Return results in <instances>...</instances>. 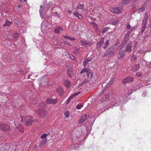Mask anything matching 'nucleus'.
Returning a JSON list of instances; mask_svg holds the SVG:
<instances>
[{
  "label": "nucleus",
  "instance_id": "nucleus-1",
  "mask_svg": "<svg viewBox=\"0 0 151 151\" xmlns=\"http://www.w3.org/2000/svg\"><path fill=\"white\" fill-rule=\"evenodd\" d=\"M81 130V134L80 136H77L75 138L73 139V142L70 145L65 151H71L79 149L80 145L84 144V139L87 137L91 131V128L87 129L86 127Z\"/></svg>",
  "mask_w": 151,
  "mask_h": 151
},
{
  "label": "nucleus",
  "instance_id": "nucleus-2",
  "mask_svg": "<svg viewBox=\"0 0 151 151\" xmlns=\"http://www.w3.org/2000/svg\"><path fill=\"white\" fill-rule=\"evenodd\" d=\"M52 5V3H50L48 4L44 5L43 6L41 5L39 10V12L40 16L42 19H45V18L47 19L49 21H51V17L50 16L49 17L46 14V12L49 9V8H51V11L54 8L53 6H51Z\"/></svg>",
  "mask_w": 151,
  "mask_h": 151
},
{
  "label": "nucleus",
  "instance_id": "nucleus-3",
  "mask_svg": "<svg viewBox=\"0 0 151 151\" xmlns=\"http://www.w3.org/2000/svg\"><path fill=\"white\" fill-rule=\"evenodd\" d=\"M38 45H37L38 48L40 49L43 55L47 56L51 55L52 45H46L45 42L43 41H41Z\"/></svg>",
  "mask_w": 151,
  "mask_h": 151
},
{
  "label": "nucleus",
  "instance_id": "nucleus-4",
  "mask_svg": "<svg viewBox=\"0 0 151 151\" xmlns=\"http://www.w3.org/2000/svg\"><path fill=\"white\" fill-rule=\"evenodd\" d=\"M35 105L38 106L39 108V109L37 111V114L40 115V116L43 118H45L47 116V112L43 109V108H41V107H44L45 106V102H42L40 104H38V103H35Z\"/></svg>",
  "mask_w": 151,
  "mask_h": 151
},
{
  "label": "nucleus",
  "instance_id": "nucleus-5",
  "mask_svg": "<svg viewBox=\"0 0 151 151\" xmlns=\"http://www.w3.org/2000/svg\"><path fill=\"white\" fill-rule=\"evenodd\" d=\"M1 15L3 16V18L0 21V24L4 27L8 26L12 23V22L8 21L7 18L5 16H6L7 14L4 11H2L1 13Z\"/></svg>",
  "mask_w": 151,
  "mask_h": 151
},
{
  "label": "nucleus",
  "instance_id": "nucleus-6",
  "mask_svg": "<svg viewBox=\"0 0 151 151\" xmlns=\"http://www.w3.org/2000/svg\"><path fill=\"white\" fill-rule=\"evenodd\" d=\"M114 46L111 45V46L104 53L103 55V57H104L107 55H109V57H111L113 56L115 53V52L114 51Z\"/></svg>",
  "mask_w": 151,
  "mask_h": 151
},
{
  "label": "nucleus",
  "instance_id": "nucleus-7",
  "mask_svg": "<svg viewBox=\"0 0 151 151\" xmlns=\"http://www.w3.org/2000/svg\"><path fill=\"white\" fill-rule=\"evenodd\" d=\"M48 24H46V22L43 21L41 24V29L42 32L46 35L48 29L50 27H49Z\"/></svg>",
  "mask_w": 151,
  "mask_h": 151
},
{
  "label": "nucleus",
  "instance_id": "nucleus-8",
  "mask_svg": "<svg viewBox=\"0 0 151 151\" xmlns=\"http://www.w3.org/2000/svg\"><path fill=\"white\" fill-rule=\"evenodd\" d=\"M22 121L23 122H26L28 125H30L33 122L32 117V116L23 117H21Z\"/></svg>",
  "mask_w": 151,
  "mask_h": 151
},
{
  "label": "nucleus",
  "instance_id": "nucleus-9",
  "mask_svg": "<svg viewBox=\"0 0 151 151\" xmlns=\"http://www.w3.org/2000/svg\"><path fill=\"white\" fill-rule=\"evenodd\" d=\"M120 7H116L112 8L111 9L110 11L111 12H113L116 14H120L122 12V10L123 9V5L122 4H120Z\"/></svg>",
  "mask_w": 151,
  "mask_h": 151
},
{
  "label": "nucleus",
  "instance_id": "nucleus-10",
  "mask_svg": "<svg viewBox=\"0 0 151 151\" xmlns=\"http://www.w3.org/2000/svg\"><path fill=\"white\" fill-rule=\"evenodd\" d=\"M129 32H127L125 34L124 40L122 42L121 45L119 46V48H123L124 46L127 43L128 41L129 40Z\"/></svg>",
  "mask_w": 151,
  "mask_h": 151
},
{
  "label": "nucleus",
  "instance_id": "nucleus-11",
  "mask_svg": "<svg viewBox=\"0 0 151 151\" xmlns=\"http://www.w3.org/2000/svg\"><path fill=\"white\" fill-rule=\"evenodd\" d=\"M122 48H121V49L119 51L117 54V56L118 58H123L126 53L125 50Z\"/></svg>",
  "mask_w": 151,
  "mask_h": 151
},
{
  "label": "nucleus",
  "instance_id": "nucleus-12",
  "mask_svg": "<svg viewBox=\"0 0 151 151\" xmlns=\"http://www.w3.org/2000/svg\"><path fill=\"white\" fill-rule=\"evenodd\" d=\"M14 124L16 127L17 129H18L20 132H24V128L21 125L19 124V123L17 122H14Z\"/></svg>",
  "mask_w": 151,
  "mask_h": 151
},
{
  "label": "nucleus",
  "instance_id": "nucleus-13",
  "mask_svg": "<svg viewBox=\"0 0 151 151\" xmlns=\"http://www.w3.org/2000/svg\"><path fill=\"white\" fill-rule=\"evenodd\" d=\"M63 28L60 26L57 27L54 29V32L57 34H59L61 32L63 31Z\"/></svg>",
  "mask_w": 151,
  "mask_h": 151
},
{
  "label": "nucleus",
  "instance_id": "nucleus-14",
  "mask_svg": "<svg viewBox=\"0 0 151 151\" xmlns=\"http://www.w3.org/2000/svg\"><path fill=\"white\" fill-rule=\"evenodd\" d=\"M133 78L131 76L128 77L124 79L123 82L124 84H126L127 83H129L132 81Z\"/></svg>",
  "mask_w": 151,
  "mask_h": 151
},
{
  "label": "nucleus",
  "instance_id": "nucleus-15",
  "mask_svg": "<svg viewBox=\"0 0 151 151\" xmlns=\"http://www.w3.org/2000/svg\"><path fill=\"white\" fill-rule=\"evenodd\" d=\"M9 129V127L8 125L6 124H1L0 125V129H1L4 131H6Z\"/></svg>",
  "mask_w": 151,
  "mask_h": 151
},
{
  "label": "nucleus",
  "instance_id": "nucleus-16",
  "mask_svg": "<svg viewBox=\"0 0 151 151\" xmlns=\"http://www.w3.org/2000/svg\"><path fill=\"white\" fill-rule=\"evenodd\" d=\"M104 38L102 37L100 40L96 44L97 49H99L104 42Z\"/></svg>",
  "mask_w": 151,
  "mask_h": 151
},
{
  "label": "nucleus",
  "instance_id": "nucleus-17",
  "mask_svg": "<svg viewBox=\"0 0 151 151\" xmlns=\"http://www.w3.org/2000/svg\"><path fill=\"white\" fill-rule=\"evenodd\" d=\"M132 47L129 44H128L124 47V50L126 53H127L131 52L132 51Z\"/></svg>",
  "mask_w": 151,
  "mask_h": 151
},
{
  "label": "nucleus",
  "instance_id": "nucleus-18",
  "mask_svg": "<svg viewBox=\"0 0 151 151\" xmlns=\"http://www.w3.org/2000/svg\"><path fill=\"white\" fill-rule=\"evenodd\" d=\"M81 42L83 46L88 47L91 45V43L90 42L88 41L81 40Z\"/></svg>",
  "mask_w": 151,
  "mask_h": 151
},
{
  "label": "nucleus",
  "instance_id": "nucleus-19",
  "mask_svg": "<svg viewBox=\"0 0 151 151\" xmlns=\"http://www.w3.org/2000/svg\"><path fill=\"white\" fill-rule=\"evenodd\" d=\"M140 68L139 64H136L132 66L131 70L133 72L137 71Z\"/></svg>",
  "mask_w": 151,
  "mask_h": 151
},
{
  "label": "nucleus",
  "instance_id": "nucleus-20",
  "mask_svg": "<svg viewBox=\"0 0 151 151\" xmlns=\"http://www.w3.org/2000/svg\"><path fill=\"white\" fill-rule=\"evenodd\" d=\"M87 115L85 114L82 115L81 117L78 121V123L80 124L82 123L86 119Z\"/></svg>",
  "mask_w": 151,
  "mask_h": 151
},
{
  "label": "nucleus",
  "instance_id": "nucleus-21",
  "mask_svg": "<svg viewBox=\"0 0 151 151\" xmlns=\"http://www.w3.org/2000/svg\"><path fill=\"white\" fill-rule=\"evenodd\" d=\"M84 5L83 4H78L77 5V8L78 9H81L82 12H85L86 10V8L84 7Z\"/></svg>",
  "mask_w": 151,
  "mask_h": 151
},
{
  "label": "nucleus",
  "instance_id": "nucleus-22",
  "mask_svg": "<svg viewBox=\"0 0 151 151\" xmlns=\"http://www.w3.org/2000/svg\"><path fill=\"white\" fill-rule=\"evenodd\" d=\"M46 102L48 104H55L57 102V100L56 99H48L46 100Z\"/></svg>",
  "mask_w": 151,
  "mask_h": 151
},
{
  "label": "nucleus",
  "instance_id": "nucleus-23",
  "mask_svg": "<svg viewBox=\"0 0 151 151\" xmlns=\"http://www.w3.org/2000/svg\"><path fill=\"white\" fill-rule=\"evenodd\" d=\"M145 5H143L141 7L139 8V9L136 10L135 11V12L139 13V12H142L145 10Z\"/></svg>",
  "mask_w": 151,
  "mask_h": 151
},
{
  "label": "nucleus",
  "instance_id": "nucleus-24",
  "mask_svg": "<svg viewBox=\"0 0 151 151\" xmlns=\"http://www.w3.org/2000/svg\"><path fill=\"white\" fill-rule=\"evenodd\" d=\"M73 71V69L72 68H70L67 71V74L69 77L71 78L72 74Z\"/></svg>",
  "mask_w": 151,
  "mask_h": 151
},
{
  "label": "nucleus",
  "instance_id": "nucleus-25",
  "mask_svg": "<svg viewBox=\"0 0 151 151\" xmlns=\"http://www.w3.org/2000/svg\"><path fill=\"white\" fill-rule=\"evenodd\" d=\"M57 91L59 95L60 96L62 95L63 92V89L62 88L60 87H59L57 88Z\"/></svg>",
  "mask_w": 151,
  "mask_h": 151
},
{
  "label": "nucleus",
  "instance_id": "nucleus-26",
  "mask_svg": "<svg viewBox=\"0 0 151 151\" xmlns=\"http://www.w3.org/2000/svg\"><path fill=\"white\" fill-rule=\"evenodd\" d=\"M73 14L75 16L79 19H82L83 18L82 15L81 14H79L78 12L76 11L74 12Z\"/></svg>",
  "mask_w": 151,
  "mask_h": 151
},
{
  "label": "nucleus",
  "instance_id": "nucleus-27",
  "mask_svg": "<svg viewBox=\"0 0 151 151\" xmlns=\"http://www.w3.org/2000/svg\"><path fill=\"white\" fill-rule=\"evenodd\" d=\"M11 8H10L9 7H8V9H9V12H12L11 13L12 14V17L11 18L12 19H14V18H15V16L14 15L15 14V13L14 12H12V10L13 9L14 7L13 6H11Z\"/></svg>",
  "mask_w": 151,
  "mask_h": 151
},
{
  "label": "nucleus",
  "instance_id": "nucleus-28",
  "mask_svg": "<svg viewBox=\"0 0 151 151\" xmlns=\"http://www.w3.org/2000/svg\"><path fill=\"white\" fill-rule=\"evenodd\" d=\"M91 59L89 58H87L85 59L83 62V64L84 65V67H86L87 64L90 61Z\"/></svg>",
  "mask_w": 151,
  "mask_h": 151
},
{
  "label": "nucleus",
  "instance_id": "nucleus-29",
  "mask_svg": "<svg viewBox=\"0 0 151 151\" xmlns=\"http://www.w3.org/2000/svg\"><path fill=\"white\" fill-rule=\"evenodd\" d=\"M135 89H132L131 91H127V93H125V95L124 96L122 97V98H126L127 96L130 95L132 93V92L133 91H135Z\"/></svg>",
  "mask_w": 151,
  "mask_h": 151
},
{
  "label": "nucleus",
  "instance_id": "nucleus-30",
  "mask_svg": "<svg viewBox=\"0 0 151 151\" xmlns=\"http://www.w3.org/2000/svg\"><path fill=\"white\" fill-rule=\"evenodd\" d=\"M64 84L67 88H68L70 86V82L69 81L67 80H65L64 81Z\"/></svg>",
  "mask_w": 151,
  "mask_h": 151
},
{
  "label": "nucleus",
  "instance_id": "nucleus-31",
  "mask_svg": "<svg viewBox=\"0 0 151 151\" xmlns=\"http://www.w3.org/2000/svg\"><path fill=\"white\" fill-rule=\"evenodd\" d=\"M52 42L54 45H57L58 44V42L57 41V38L56 37L54 36L52 38Z\"/></svg>",
  "mask_w": 151,
  "mask_h": 151
},
{
  "label": "nucleus",
  "instance_id": "nucleus-32",
  "mask_svg": "<svg viewBox=\"0 0 151 151\" xmlns=\"http://www.w3.org/2000/svg\"><path fill=\"white\" fill-rule=\"evenodd\" d=\"M115 78H113L109 81V83L108 84H107L106 85L105 88H106V87L107 88H108V87H109L112 84Z\"/></svg>",
  "mask_w": 151,
  "mask_h": 151
},
{
  "label": "nucleus",
  "instance_id": "nucleus-33",
  "mask_svg": "<svg viewBox=\"0 0 151 151\" xmlns=\"http://www.w3.org/2000/svg\"><path fill=\"white\" fill-rule=\"evenodd\" d=\"M92 24L94 28L96 30L98 31H99V27L97 26V24L95 23V22H92Z\"/></svg>",
  "mask_w": 151,
  "mask_h": 151
},
{
  "label": "nucleus",
  "instance_id": "nucleus-34",
  "mask_svg": "<svg viewBox=\"0 0 151 151\" xmlns=\"http://www.w3.org/2000/svg\"><path fill=\"white\" fill-rule=\"evenodd\" d=\"M129 1L130 0H123L121 3V5L122 4L124 6V4H128L129 3Z\"/></svg>",
  "mask_w": 151,
  "mask_h": 151
},
{
  "label": "nucleus",
  "instance_id": "nucleus-35",
  "mask_svg": "<svg viewBox=\"0 0 151 151\" xmlns=\"http://www.w3.org/2000/svg\"><path fill=\"white\" fill-rule=\"evenodd\" d=\"M74 97V95H71V96L66 101V104H68L69 103L71 99L73 97Z\"/></svg>",
  "mask_w": 151,
  "mask_h": 151
},
{
  "label": "nucleus",
  "instance_id": "nucleus-36",
  "mask_svg": "<svg viewBox=\"0 0 151 151\" xmlns=\"http://www.w3.org/2000/svg\"><path fill=\"white\" fill-rule=\"evenodd\" d=\"M109 28L108 27H106L103 29L102 31V34H104L107 31Z\"/></svg>",
  "mask_w": 151,
  "mask_h": 151
},
{
  "label": "nucleus",
  "instance_id": "nucleus-37",
  "mask_svg": "<svg viewBox=\"0 0 151 151\" xmlns=\"http://www.w3.org/2000/svg\"><path fill=\"white\" fill-rule=\"evenodd\" d=\"M87 74L88 77L90 79H91L92 78L93 75L91 73L88 71L87 73Z\"/></svg>",
  "mask_w": 151,
  "mask_h": 151
},
{
  "label": "nucleus",
  "instance_id": "nucleus-38",
  "mask_svg": "<svg viewBox=\"0 0 151 151\" xmlns=\"http://www.w3.org/2000/svg\"><path fill=\"white\" fill-rule=\"evenodd\" d=\"M46 142V140H43L40 143V147H42Z\"/></svg>",
  "mask_w": 151,
  "mask_h": 151
},
{
  "label": "nucleus",
  "instance_id": "nucleus-39",
  "mask_svg": "<svg viewBox=\"0 0 151 151\" xmlns=\"http://www.w3.org/2000/svg\"><path fill=\"white\" fill-rule=\"evenodd\" d=\"M88 71L85 68H84L80 72V73L83 74V73H86L88 72Z\"/></svg>",
  "mask_w": 151,
  "mask_h": 151
},
{
  "label": "nucleus",
  "instance_id": "nucleus-40",
  "mask_svg": "<svg viewBox=\"0 0 151 151\" xmlns=\"http://www.w3.org/2000/svg\"><path fill=\"white\" fill-rule=\"evenodd\" d=\"M52 151H58V148L56 146L53 147H52Z\"/></svg>",
  "mask_w": 151,
  "mask_h": 151
},
{
  "label": "nucleus",
  "instance_id": "nucleus-41",
  "mask_svg": "<svg viewBox=\"0 0 151 151\" xmlns=\"http://www.w3.org/2000/svg\"><path fill=\"white\" fill-rule=\"evenodd\" d=\"M135 27H131V28L129 29V31L127 32H129V34L130 33L132 32L133 31Z\"/></svg>",
  "mask_w": 151,
  "mask_h": 151
},
{
  "label": "nucleus",
  "instance_id": "nucleus-42",
  "mask_svg": "<svg viewBox=\"0 0 151 151\" xmlns=\"http://www.w3.org/2000/svg\"><path fill=\"white\" fill-rule=\"evenodd\" d=\"M12 35L14 38H16L19 36V34L17 33H14L12 34Z\"/></svg>",
  "mask_w": 151,
  "mask_h": 151
},
{
  "label": "nucleus",
  "instance_id": "nucleus-43",
  "mask_svg": "<svg viewBox=\"0 0 151 151\" xmlns=\"http://www.w3.org/2000/svg\"><path fill=\"white\" fill-rule=\"evenodd\" d=\"M137 59V57L135 55H133L131 57V60H135Z\"/></svg>",
  "mask_w": 151,
  "mask_h": 151
},
{
  "label": "nucleus",
  "instance_id": "nucleus-44",
  "mask_svg": "<svg viewBox=\"0 0 151 151\" xmlns=\"http://www.w3.org/2000/svg\"><path fill=\"white\" fill-rule=\"evenodd\" d=\"M64 115L66 118L68 117L69 115V111H65V112Z\"/></svg>",
  "mask_w": 151,
  "mask_h": 151
},
{
  "label": "nucleus",
  "instance_id": "nucleus-45",
  "mask_svg": "<svg viewBox=\"0 0 151 151\" xmlns=\"http://www.w3.org/2000/svg\"><path fill=\"white\" fill-rule=\"evenodd\" d=\"M83 107V105L82 104L78 105L76 106V108L78 109H80Z\"/></svg>",
  "mask_w": 151,
  "mask_h": 151
},
{
  "label": "nucleus",
  "instance_id": "nucleus-46",
  "mask_svg": "<svg viewBox=\"0 0 151 151\" xmlns=\"http://www.w3.org/2000/svg\"><path fill=\"white\" fill-rule=\"evenodd\" d=\"M119 43V40H117L115 44L112 45L114 46V47L115 48L116 47V46H117Z\"/></svg>",
  "mask_w": 151,
  "mask_h": 151
},
{
  "label": "nucleus",
  "instance_id": "nucleus-47",
  "mask_svg": "<svg viewBox=\"0 0 151 151\" xmlns=\"http://www.w3.org/2000/svg\"><path fill=\"white\" fill-rule=\"evenodd\" d=\"M47 134H43L41 137V138L42 139H44L45 138V137H47Z\"/></svg>",
  "mask_w": 151,
  "mask_h": 151
},
{
  "label": "nucleus",
  "instance_id": "nucleus-48",
  "mask_svg": "<svg viewBox=\"0 0 151 151\" xmlns=\"http://www.w3.org/2000/svg\"><path fill=\"white\" fill-rule=\"evenodd\" d=\"M147 91H145L143 92L142 94V96L143 97H145L147 95Z\"/></svg>",
  "mask_w": 151,
  "mask_h": 151
},
{
  "label": "nucleus",
  "instance_id": "nucleus-49",
  "mask_svg": "<svg viewBox=\"0 0 151 151\" xmlns=\"http://www.w3.org/2000/svg\"><path fill=\"white\" fill-rule=\"evenodd\" d=\"M147 17L146 15H145L143 19V22H146L147 21Z\"/></svg>",
  "mask_w": 151,
  "mask_h": 151
},
{
  "label": "nucleus",
  "instance_id": "nucleus-50",
  "mask_svg": "<svg viewBox=\"0 0 151 151\" xmlns=\"http://www.w3.org/2000/svg\"><path fill=\"white\" fill-rule=\"evenodd\" d=\"M118 22V20H115L113 21L112 22V24H113L114 25H115Z\"/></svg>",
  "mask_w": 151,
  "mask_h": 151
},
{
  "label": "nucleus",
  "instance_id": "nucleus-51",
  "mask_svg": "<svg viewBox=\"0 0 151 151\" xmlns=\"http://www.w3.org/2000/svg\"><path fill=\"white\" fill-rule=\"evenodd\" d=\"M141 75H142V73L141 72H138L136 73V75L138 77L140 76Z\"/></svg>",
  "mask_w": 151,
  "mask_h": 151
},
{
  "label": "nucleus",
  "instance_id": "nucleus-52",
  "mask_svg": "<svg viewBox=\"0 0 151 151\" xmlns=\"http://www.w3.org/2000/svg\"><path fill=\"white\" fill-rule=\"evenodd\" d=\"M63 37H64V38H65V39L69 40L70 37L68 36L63 35Z\"/></svg>",
  "mask_w": 151,
  "mask_h": 151
},
{
  "label": "nucleus",
  "instance_id": "nucleus-53",
  "mask_svg": "<svg viewBox=\"0 0 151 151\" xmlns=\"http://www.w3.org/2000/svg\"><path fill=\"white\" fill-rule=\"evenodd\" d=\"M132 27H131L129 24H128L126 27V28L127 29H129Z\"/></svg>",
  "mask_w": 151,
  "mask_h": 151
},
{
  "label": "nucleus",
  "instance_id": "nucleus-54",
  "mask_svg": "<svg viewBox=\"0 0 151 151\" xmlns=\"http://www.w3.org/2000/svg\"><path fill=\"white\" fill-rule=\"evenodd\" d=\"M109 43V40H107L106 42H105V43L104 44V45H108Z\"/></svg>",
  "mask_w": 151,
  "mask_h": 151
},
{
  "label": "nucleus",
  "instance_id": "nucleus-55",
  "mask_svg": "<svg viewBox=\"0 0 151 151\" xmlns=\"http://www.w3.org/2000/svg\"><path fill=\"white\" fill-rule=\"evenodd\" d=\"M69 40H72L74 41L76 40V39L74 37H70Z\"/></svg>",
  "mask_w": 151,
  "mask_h": 151
},
{
  "label": "nucleus",
  "instance_id": "nucleus-56",
  "mask_svg": "<svg viewBox=\"0 0 151 151\" xmlns=\"http://www.w3.org/2000/svg\"><path fill=\"white\" fill-rule=\"evenodd\" d=\"M145 29V27L144 26L142 27V33H143Z\"/></svg>",
  "mask_w": 151,
  "mask_h": 151
},
{
  "label": "nucleus",
  "instance_id": "nucleus-57",
  "mask_svg": "<svg viewBox=\"0 0 151 151\" xmlns=\"http://www.w3.org/2000/svg\"><path fill=\"white\" fill-rule=\"evenodd\" d=\"M14 22L15 23H16V24H18L19 23V21H17V20H16V19H15L14 20Z\"/></svg>",
  "mask_w": 151,
  "mask_h": 151
},
{
  "label": "nucleus",
  "instance_id": "nucleus-58",
  "mask_svg": "<svg viewBox=\"0 0 151 151\" xmlns=\"http://www.w3.org/2000/svg\"><path fill=\"white\" fill-rule=\"evenodd\" d=\"M80 93V92H77V93H75L74 94V95H73L74 96H77V95H78Z\"/></svg>",
  "mask_w": 151,
  "mask_h": 151
},
{
  "label": "nucleus",
  "instance_id": "nucleus-59",
  "mask_svg": "<svg viewBox=\"0 0 151 151\" xmlns=\"http://www.w3.org/2000/svg\"><path fill=\"white\" fill-rule=\"evenodd\" d=\"M104 46L103 47V48L104 49H106L107 48L108 45H104Z\"/></svg>",
  "mask_w": 151,
  "mask_h": 151
},
{
  "label": "nucleus",
  "instance_id": "nucleus-60",
  "mask_svg": "<svg viewBox=\"0 0 151 151\" xmlns=\"http://www.w3.org/2000/svg\"><path fill=\"white\" fill-rule=\"evenodd\" d=\"M58 13L57 12H55L54 13V15L57 16L58 14Z\"/></svg>",
  "mask_w": 151,
  "mask_h": 151
},
{
  "label": "nucleus",
  "instance_id": "nucleus-61",
  "mask_svg": "<svg viewBox=\"0 0 151 151\" xmlns=\"http://www.w3.org/2000/svg\"><path fill=\"white\" fill-rule=\"evenodd\" d=\"M57 16L60 19V18L61 16L59 14H58Z\"/></svg>",
  "mask_w": 151,
  "mask_h": 151
},
{
  "label": "nucleus",
  "instance_id": "nucleus-62",
  "mask_svg": "<svg viewBox=\"0 0 151 151\" xmlns=\"http://www.w3.org/2000/svg\"><path fill=\"white\" fill-rule=\"evenodd\" d=\"M121 98V96H120V98H119H119H118V99H116V100H117V101H118V100H119L120 99H121V98Z\"/></svg>",
  "mask_w": 151,
  "mask_h": 151
},
{
  "label": "nucleus",
  "instance_id": "nucleus-63",
  "mask_svg": "<svg viewBox=\"0 0 151 151\" xmlns=\"http://www.w3.org/2000/svg\"><path fill=\"white\" fill-rule=\"evenodd\" d=\"M30 76H31V75H28V79H29L30 77Z\"/></svg>",
  "mask_w": 151,
  "mask_h": 151
},
{
  "label": "nucleus",
  "instance_id": "nucleus-64",
  "mask_svg": "<svg viewBox=\"0 0 151 151\" xmlns=\"http://www.w3.org/2000/svg\"><path fill=\"white\" fill-rule=\"evenodd\" d=\"M26 0H20L21 1H25Z\"/></svg>",
  "mask_w": 151,
  "mask_h": 151
}]
</instances>
